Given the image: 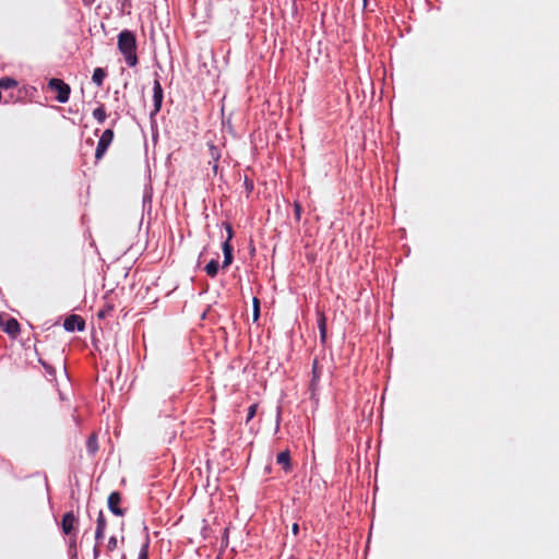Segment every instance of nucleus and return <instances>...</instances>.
<instances>
[{
  "instance_id": "1",
  "label": "nucleus",
  "mask_w": 559,
  "mask_h": 559,
  "mask_svg": "<svg viewBox=\"0 0 559 559\" xmlns=\"http://www.w3.org/2000/svg\"><path fill=\"white\" fill-rule=\"evenodd\" d=\"M118 50L123 56L126 63L134 68L139 63L136 55V37L130 29H123L118 34Z\"/></svg>"
},
{
  "instance_id": "2",
  "label": "nucleus",
  "mask_w": 559,
  "mask_h": 559,
  "mask_svg": "<svg viewBox=\"0 0 559 559\" xmlns=\"http://www.w3.org/2000/svg\"><path fill=\"white\" fill-rule=\"evenodd\" d=\"M48 87L57 93L56 99L64 104L69 100L71 88L61 79L52 78L48 82Z\"/></svg>"
},
{
  "instance_id": "3",
  "label": "nucleus",
  "mask_w": 559,
  "mask_h": 559,
  "mask_svg": "<svg viewBox=\"0 0 559 559\" xmlns=\"http://www.w3.org/2000/svg\"><path fill=\"white\" fill-rule=\"evenodd\" d=\"M164 99V92L162 84L158 79V74L155 73V80L153 83V110L150 114L151 119H153L162 109Z\"/></svg>"
},
{
  "instance_id": "4",
  "label": "nucleus",
  "mask_w": 559,
  "mask_h": 559,
  "mask_svg": "<svg viewBox=\"0 0 559 559\" xmlns=\"http://www.w3.org/2000/svg\"><path fill=\"white\" fill-rule=\"evenodd\" d=\"M322 374V368L319 366L318 358L312 361L311 368V380L309 384L310 399L318 403L317 392L319 390V383Z\"/></svg>"
},
{
  "instance_id": "5",
  "label": "nucleus",
  "mask_w": 559,
  "mask_h": 559,
  "mask_svg": "<svg viewBox=\"0 0 559 559\" xmlns=\"http://www.w3.org/2000/svg\"><path fill=\"white\" fill-rule=\"evenodd\" d=\"M114 140V131L112 129H106L97 143L96 150H95V158L96 160H99L108 150L109 145L111 144Z\"/></svg>"
},
{
  "instance_id": "6",
  "label": "nucleus",
  "mask_w": 559,
  "mask_h": 559,
  "mask_svg": "<svg viewBox=\"0 0 559 559\" xmlns=\"http://www.w3.org/2000/svg\"><path fill=\"white\" fill-rule=\"evenodd\" d=\"M122 496L119 491H112L107 499V506L109 511L116 516H123L126 509L120 508Z\"/></svg>"
},
{
  "instance_id": "7",
  "label": "nucleus",
  "mask_w": 559,
  "mask_h": 559,
  "mask_svg": "<svg viewBox=\"0 0 559 559\" xmlns=\"http://www.w3.org/2000/svg\"><path fill=\"white\" fill-rule=\"evenodd\" d=\"M79 524V519L74 515L72 511L63 514L61 520V530L64 535H72L75 527Z\"/></svg>"
},
{
  "instance_id": "8",
  "label": "nucleus",
  "mask_w": 559,
  "mask_h": 559,
  "mask_svg": "<svg viewBox=\"0 0 559 559\" xmlns=\"http://www.w3.org/2000/svg\"><path fill=\"white\" fill-rule=\"evenodd\" d=\"M63 328L67 332H81L85 329V321L78 314H70L64 319Z\"/></svg>"
},
{
  "instance_id": "9",
  "label": "nucleus",
  "mask_w": 559,
  "mask_h": 559,
  "mask_svg": "<svg viewBox=\"0 0 559 559\" xmlns=\"http://www.w3.org/2000/svg\"><path fill=\"white\" fill-rule=\"evenodd\" d=\"M2 331L11 337H16L21 332L20 323L15 318H9L4 323Z\"/></svg>"
},
{
  "instance_id": "10",
  "label": "nucleus",
  "mask_w": 559,
  "mask_h": 559,
  "mask_svg": "<svg viewBox=\"0 0 559 559\" xmlns=\"http://www.w3.org/2000/svg\"><path fill=\"white\" fill-rule=\"evenodd\" d=\"M277 464L282 465V468L288 473L293 469L292 461H290V452L289 450L282 451L276 456Z\"/></svg>"
},
{
  "instance_id": "11",
  "label": "nucleus",
  "mask_w": 559,
  "mask_h": 559,
  "mask_svg": "<svg viewBox=\"0 0 559 559\" xmlns=\"http://www.w3.org/2000/svg\"><path fill=\"white\" fill-rule=\"evenodd\" d=\"M222 250L224 254V260L222 264V269H227L233 263V246L228 243V241H224L222 243Z\"/></svg>"
},
{
  "instance_id": "12",
  "label": "nucleus",
  "mask_w": 559,
  "mask_h": 559,
  "mask_svg": "<svg viewBox=\"0 0 559 559\" xmlns=\"http://www.w3.org/2000/svg\"><path fill=\"white\" fill-rule=\"evenodd\" d=\"M86 451L90 455H94L98 451V440L95 433L91 435L87 438Z\"/></svg>"
},
{
  "instance_id": "13",
  "label": "nucleus",
  "mask_w": 559,
  "mask_h": 559,
  "mask_svg": "<svg viewBox=\"0 0 559 559\" xmlns=\"http://www.w3.org/2000/svg\"><path fill=\"white\" fill-rule=\"evenodd\" d=\"M107 73L103 68H96L93 72L92 81L100 87L104 83Z\"/></svg>"
},
{
  "instance_id": "14",
  "label": "nucleus",
  "mask_w": 559,
  "mask_h": 559,
  "mask_svg": "<svg viewBox=\"0 0 559 559\" xmlns=\"http://www.w3.org/2000/svg\"><path fill=\"white\" fill-rule=\"evenodd\" d=\"M205 270V273L210 276V277H215L218 273V270H219V264H218V261L216 259H212L204 267Z\"/></svg>"
},
{
  "instance_id": "15",
  "label": "nucleus",
  "mask_w": 559,
  "mask_h": 559,
  "mask_svg": "<svg viewBox=\"0 0 559 559\" xmlns=\"http://www.w3.org/2000/svg\"><path fill=\"white\" fill-rule=\"evenodd\" d=\"M150 535L146 533L143 544L141 545L138 559H148V549H150Z\"/></svg>"
},
{
  "instance_id": "16",
  "label": "nucleus",
  "mask_w": 559,
  "mask_h": 559,
  "mask_svg": "<svg viewBox=\"0 0 559 559\" xmlns=\"http://www.w3.org/2000/svg\"><path fill=\"white\" fill-rule=\"evenodd\" d=\"M209 154L211 157V160L209 162V164L218 163V160L221 158V150L218 146H216L213 143H210L209 144Z\"/></svg>"
},
{
  "instance_id": "17",
  "label": "nucleus",
  "mask_w": 559,
  "mask_h": 559,
  "mask_svg": "<svg viewBox=\"0 0 559 559\" xmlns=\"http://www.w3.org/2000/svg\"><path fill=\"white\" fill-rule=\"evenodd\" d=\"M93 117L98 123L105 122L107 115L103 104L93 110Z\"/></svg>"
},
{
  "instance_id": "18",
  "label": "nucleus",
  "mask_w": 559,
  "mask_h": 559,
  "mask_svg": "<svg viewBox=\"0 0 559 559\" xmlns=\"http://www.w3.org/2000/svg\"><path fill=\"white\" fill-rule=\"evenodd\" d=\"M17 86V81L12 78H1L0 79V90H10Z\"/></svg>"
},
{
  "instance_id": "19",
  "label": "nucleus",
  "mask_w": 559,
  "mask_h": 559,
  "mask_svg": "<svg viewBox=\"0 0 559 559\" xmlns=\"http://www.w3.org/2000/svg\"><path fill=\"white\" fill-rule=\"evenodd\" d=\"M69 555L70 559H78L75 536H71L69 539Z\"/></svg>"
},
{
  "instance_id": "20",
  "label": "nucleus",
  "mask_w": 559,
  "mask_h": 559,
  "mask_svg": "<svg viewBox=\"0 0 559 559\" xmlns=\"http://www.w3.org/2000/svg\"><path fill=\"white\" fill-rule=\"evenodd\" d=\"M317 317H318L317 323H318L319 332L326 331V317H325L324 312L318 311Z\"/></svg>"
},
{
  "instance_id": "21",
  "label": "nucleus",
  "mask_w": 559,
  "mask_h": 559,
  "mask_svg": "<svg viewBox=\"0 0 559 559\" xmlns=\"http://www.w3.org/2000/svg\"><path fill=\"white\" fill-rule=\"evenodd\" d=\"M252 304H253L252 320H253V322H257L260 318V300H259V298L253 297Z\"/></svg>"
},
{
  "instance_id": "22",
  "label": "nucleus",
  "mask_w": 559,
  "mask_h": 559,
  "mask_svg": "<svg viewBox=\"0 0 559 559\" xmlns=\"http://www.w3.org/2000/svg\"><path fill=\"white\" fill-rule=\"evenodd\" d=\"M96 527L104 528V530H106V527H107V520L105 518L103 510H99V512H98V515L96 519Z\"/></svg>"
},
{
  "instance_id": "23",
  "label": "nucleus",
  "mask_w": 559,
  "mask_h": 559,
  "mask_svg": "<svg viewBox=\"0 0 559 559\" xmlns=\"http://www.w3.org/2000/svg\"><path fill=\"white\" fill-rule=\"evenodd\" d=\"M114 310V306L110 304H106L97 313L99 319H105L107 316Z\"/></svg>"
},
{
  "instance_id": "24",
  "label": "nucleus",
  "mask_w": 559,
  "mask_h": 559,
  "mask_svg": "<svg viewBox=\"0 0 559 559\" xmlns=\"http://www.w3.org/2000/svg\"><path fill=\"white\" fill-rule=\"evenodd\" d=\"M119 4H120V12L122 14H130V9H131V0H118Z\"/></svg>"
},
{
  "instance_id": "25",
  "label": "nucleus",
  "mask_w": 559,
  "mask_h": 559,
  "mask_svg": "<svg viewBox=\"0 0 559 559\" xmlns=\"http://www.w3.org/2000/svg\"><path fill=\"white\" fill-rule=\"evenodd\" d=\"M243 186H245L247 195L251 194L254 189L253 180H251L248 176H245Z\"/></svg>"
},
{
  "instance_id": "26",
  "label": "nucleus",
  "mask_w": 559,
  "mask_h": 559,
  "mask_svg": "<svg viewBox=\"0 0 559 559\" xmlns=\"http://www.w3.org/2000/svg\"><path fill=\"white\" fill-rule=\"evenodd\" d=\"M39 361L41 362L43 367L45 368L47 374L50 377V379H53L56 377V370L52 366L48 365L47 362L43 361L41 359H39Z\"/></svg>"
},
{
  "instance_id": "27",
  "label": "nucleus",
  "mask_w": 559,
  "mask_h": 559,
  "mask_svg": "<svg viewBox=\"0 0 559 559\" xmlns=\"http://www.w3.org/2000/svg\"><path fill=\"white\" fill-rule=\"evenodd\" d=\"M224 227H225V229H226V231H227V238H226V240H225V241H228V243H230V241H231V239H233V237H234L233 226H231V224H229L228 222H225V223H224Z\"/></svg>"
},
{
  "instance_id": "28",
  "label": "nucleus",
  "mask_w": 559,
  "mask_h": 559,
  "mask_svg": "<svg viewBox=\"0 0 559 559\" xmlns=\"http://www.w3.org/2000/svg\"><path fill=\"white\" fill-rule=\"evenodd\" d=\"M257 408H258L257 404H252L249 406L247 418H246L247 423L250 421L255 416Z\"/></svg>"
},
{
  "instance_id": "29",
  "label": "nucleus",
  "mask_w": 559,
  "mask_h": 559,
  "mask_svg": "<svg viewBox=\"0 0 559 559\" xmlns=\"http://www.w3.org/2000/svg\"><path fill=\"white\" fill-rule=\"evenodd\" d=\"M117 544H118V540H117L116 536L109 537L108 543H107V549L109 551L115 550L117 548Z\"/></svg>"
},
{
  "instance_id": "30",
  "label": "nucleus",
  "mask_w": 559,
  "mask_h": 559,
  "mask_svg": "<svg viewBox=\"0 0 559 559\" xmlns=\"http://www.w3.org/2000/svg\"><path fill=\"white\" fill-rule=\"evenodd\" d=\"M302 207L299 202L294 203V213L296 221H300Z\"/></svg>"
},
{
  "instance_id": "31",
  "label": "nucleus",
  "mask_w": 559,
  "mask_h": 559,
  "mask_svg": "<svg viewBox=\"0 0 559 559\" xmlns=\"http://www.w3.org/2000/svg\"><path fill=\"white\" fill-rule=\"evenodd\" d=\"M105 531L104 528H97L95 530V540H96V544H99V542H102V539L104 538V535H105Z\"/></svg>"
},
{
  "instance_id": "32",
  "label": "nucleus",
  "mask_w": 559,
  "mask_h": 559,
  "mask_svg": "<svg viewBox=\"0 0 559 559\" xmlns=\"http://www.w3.org/2000/svg\"><path fill=\"white\" fill-rule=\"evenodd\" d=\"M99 554H100L99 544H95V546L93 548V557H94V559H98L99 558Z\"/></svg>"
},
{
  "instance_id": "33",
  "label": "nucleus",
  "mask_w": 559,
  "mask_h": 559,
  "mask_svg": "<svg viewBox=\"0 0 559 559\" xmlns=\"http://www.w3.org/2000/svg\"><path fill=\"white\" fill-rule=\"evenodd\" d=\"M292 532L295 536L298 535L299 533V525L297 523H294L293 526H292Z\"/></svg>"
},
{
  "instance_id": "34",
  "label": "nucleus",
  "mask_w": 559,
  "mask_h": 559,
  "mask_svg": "<svg viewBox=\"0 0 559 559\" xmlns=\"http://www.w3.org/2000/svg\"><path fill=\"white\" fill-rule=\"evenodd\" d=\"M320 340H321V343H325V340H326V331H321V332H320Z\"/></svg>"
},
{
  "instance_id": "35",
  "label": "nucleus",
  "mask_w": 559,
  "mask_h": 559,
  "mask_svg": "<svg viewBox=\"0 0 559 559\" xmlns=\"http://www.w3.org/2000/svg\"><path fill=\"white\" fill-rule=\"evenodd\" d=\"M280 421H281V408H278L277 416H276V425H277V427L280 426Z\"/></svg>"
},
{
  "instance_id": "36",
  "label": "nucleus",
  "mask_w": 559,
  "mask_h": 559,
  "mask_svg": "<svg viewBox=\"0 0 559 559\" xmlns=\"http://www.w3.org/2000/svg\"><path fill=\"white\" fill-rule=\"evenodd\" d=\"M211 165H212V169H213L214 174H216L217 169H218V163H212Z\"/></svg>"
},
{
  "instance_id": "37",
  "label": "nucleus",
  "mask_w": 559,
  "mask_h": 559,
  "mask_svg": "<svg viewBox=\"0 0 559 559\" xmlns=\"http://www.w3.org/2000/svg\"><path fill=\"white\" fill-rule=\"evenodd\" d=\"M4 313L0 312V329L2 330L4 322H3Z\"/></svg>"
},
{
  "instance_id": "38",
  "label": "nucleus",
  "mask_w": 559,
  "mask_h": 559,
  "mask_svg": "<svg viewBox=\"0 0 559 559\" xmlns=\"http://www.w3.org/2000/svg\"><path fill=\"white\" fill-rule=\"evenodd\" d=\"M364 2L366 3V2H367V0H364Z\"/></svg>"
}]
</instances>
